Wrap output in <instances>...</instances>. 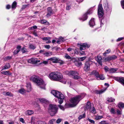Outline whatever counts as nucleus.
Segmentation results:
<instances>
[{
    "label": "nucleus",
    "mask_w": 124,
    "mask_h": 124,
    "mask_svg": "<svg viewBox=\"0 0 124 124\" xmlns=\"http://www.w3.org/2000/svg\"><path fill=\"white\" fill-rule=\"evenodd\" d=\"M31 80L36 83L39 86L40 88L45 89V86L46 84L38 76H33L31 77Z\"/></svg>",
    "instance_id": "obj_1"
},
{
    "label": "nucleus",
    "mask_w": 124,
    "mask_h": 124,
    "mask_svg": "<svg viewBox=\"0 0 124 124\" xmlns=\"http://www.w3.org/2000/svg\"><path fill=\"white\" fill-rule=\"evenodd\" d=\"M84 97V96H83L82 95H77L72 98L70 100V101L75 107Z\"/></svg>",
    "instance_id": "obj_2"
},
{
    "label": "nucleus",
    "mask_w": 124,
    "mask_h": 124,
    "mask_svg": "<svg viewBox=\"0 0 124 124\" xmlns=\"http://www.w3.org/2000/svg\"><path fill=\"white\" fill-rule=\"evenodd\" d=\"M58 108L56 105L50 104L49 105V112L52 116H53L57 112Z\"/></svg>",
    "instance_id": "obj_3"
},
{
    "label": "nucleus",
    "mask_w": 124,
    "mask_h": 124,
    "mask_svg": "<svg viewBox=\"0 0 124 124\" xmlns=\"http://www.w3.org/2000/svg\"><path fill=\"white\" fill-rule=\"evenodd\" d=\"M69 74L73 76V78L75 79H80L81 78L79 76H78V73L76 71H70L69 72Z\"/></svg>",
    "instance_id": "obj_4"
},
{
    "label": "nucleus",
    "mask_w": 124,
    "mask_h": 124,
    "mask_svg": "<svg viewBox=\"0 0 124 124\" xmlns=\"http://www.w3.org/2000/svg\"><path fill=\"white\" fill-rule=\"evenodd\" d=\"M92 74L94 75L97 79L100 78L101 80H103L105 78V77L103 75H99L98 72L95 70L93 71L92 73Z\"/></svg>",
    "instance_id": "obj_5"
},
{
    "label": "nucleus",
    "mask_w": 124,
    "mask_h": 124,
    "mask_svg": "<svg viewBox=\"0 0 124 124\" xmlns=\"http://www.w3.org/2000/svg\"><path fill=\"white\" fill-rule=\"evenodd\" d=\"M98 14L99 18L102 17L104 14L103 9L101 4H99L98 9Z\"/></svg>",
    "instance_id": "obj_6"
},
{
    "label": "nucleus",
    "mask_w": 124,
    "mask_h": 124,
    "mask_svg": "<svg viewBox=\"0 0 124 124\" xmlns=\"http://www.w3.org/2000/svg\"><path fill=\"white\" fill-rule=\"evenodd\" d=\"M92 63L91 61H88L86 62L85 64V66L84 68V70L87 72L90 70V65Z\"/></svg>",
    "instance_id": "obj_7"
},
{
    "label": "nucleus",
    "mask_w": 124,
    "mask_h": 124,
    "mask_svg": "<svg viewBox=\"0 0 124 124\" xmlns=\"http://www.w3.org/2000/svg\"><path fill=\"white\" fill-rule=\"evenodd\" d=\"M78 45L80 47V49L81 50L85 49L86 47L89 48L90 47L89 45L87 43L78 44Z\"/></svg>",
    "instance_id": "obj_8"
},
{
    "label": "nucleus",
    "mask_w": 124,
    "mask_h": 124,
    "mask_svg": "<svg viewBox=\"0 0 124 124\" xmlns=\"http://www.w3.org/2000/svg\"><path fill=\"white\" fill-rule=\"evenodd\" d=\"M40 61L38 60L36 58H32L29 59L28 62L32 63V64H35L38 62H39Z\"/></svg>",
    "instance_id": "obj_9"
},
{
    "label": "nucleus",
    "mask_w": 124,
    "mask_h": 124,
    "mask_svg": "<svg viewBox=\"0 0 124 124\" xmlns=\"http://www.w3.org/2000/svg\"><path fill=\"white\" fill-rule=\"evenodd\" d=\"M114 79L119 82L121 84L124 86V78L122 77H115L114 78Z\"/></svg>",
    "instance_id": "obj_10"
},
{
    "label": "nucleus",
    "mask_w": 124,
    "mask_h": 124,
    "mask_svg": "<svg viewBox=\"0 0 124 124\" xmlns=\"http://www.w3.org/2000/svg\"><path fill=\"white\" fill-rule=\"evenodd\" d=\"M57 72L51 73L49 75V78L51 79L56 80V77Z\"/></svg>",
    "instance_id": "obj_11"
},
{
    "label": "nucleus",
    "mask_w": 124,
    "mask_h": 124,
    "mask_svg": "<svg viewBox=\"0 0 124 124\" xmlns=\"http://www.w3.org/2000/svg\"><path fill=\"white\" fill-rule=\"evenodd\" d=\"M93 12L92 8L90 9L87 11V13L85 14L83 16V21L86 20L87 18V15L91 14Z\"/></svg>",
    "instance_id": "obj_12"
},
{
    "label": "nucleus",
    "mask_w": 124,
    "mask_h": 124,
    "mask_svg": "<svg viewBox=\"0 0 124 124\" xmlns=\"http://www.w3.org/2000/svg\"><path fill=\"white\" fill-rule=\"evenodd\" d=\"M53 14V12L52 9L50 8H47V13L46 15V16L47 17H49L51 16Z\"/></svg>",
    "instance_id": "obj_13"
},
{
    "label": "nucleus",
    "mask_w": 124,
    "mask_h": 124,
    "mask_svg": "<svg viewBox=\"0 0 124 124\" xmlns=\"http://www.w3.org/2000/svg\"><path fill=\"white\" fill-rule=\"evenodd\" d=\"M48 60H50L51 61H52L53 62V63H57V62L58 61V58H57L55 57H54L48 59Z\"/></svg>",
    "instance_id": "obj_14"
},
{
    "label": "nucleus",
    "mask_w": 124,
    "mask_h": 124,
    "mask_svg": "<svg viewBox=\"0 0 124 124\" xmlns=\"http://www.w3.org/2000/svg\"><path fill=\"white\" fill-rule=\"evenodd\" d=\"M55 94V96L57 97L58 98H59L61 97L62 98H63L64 95L58 91H57Z\"/></svg>",
    "instance_id": "obj_15"
},
{
    "label": "nucleus",
    "mask_w": 124,
    "mask_h": 124,
    "mask_svg": "<svg viewBox=\"0 0 124 124\" xmlns=\"http://www.w3.org/2000/svg\"><path fill=\"white\" fill-rule=\"evenodd\" d=\"M56 77V80L60 79L63 78V76L61 73L57 72Z\"/></svg>",
    "instance_id": "obj_16"
},
{
    "label": "nucleus",
    "mask_w": 124,
    "mask_h": 124,
    "mask_svg": "<svg viewBox=\"0 0 124 124\" xmlns=\"http://www.w3.org/2000/svg\"><path fill=\"white\" fill-rule=\"evenodd\" d=\"M33 111L31 110H28L25 112V113L26 115H30L33 114Z\"/></svg>",
    "instance_id": "obj_17"
},
{
    "label": "nucleus",
    "mask_w": 124,
    "mask_h": 124,
    "mask_svg": "<svg viewBox=\"0 0 124 124\" xmlns=\"http://www.w3.org/2000/svg\"><path fill=\"white\" fill-rule=\"evenodd\" d=\"M89 25L90 26L93 27L95 25L94 18H92L89 22Z\"/></svg>",
    "instance_id": "obj_18"
},
{
    "label": "nucleus",
    "mask_w": 124,
    "mask_h": 124,
    "mask_svg": "<svg viewBox=\"0 0 124 124\" xmlns=\"http://www.w3.org/2000/svg\"><path fill=\"white\" fill-rule=\"evenodd\" d=\"M39 100L40 102L42 103L47 104L48 103V101L46 100L43 98H39Z\"/></svg>",
    "instance_id": "obj_19"
},
{
    "label": "nucleus",
    "mask_w": 124,
    "mask_h": 124,
    "mask_svg": "<svg viewBox=\"0 0 124 124\" xmlns=\"http://www.w3.org/2000/svg\"><path fill=\"white\" fill-rule=\"evenodd\" d=\"M10 67V66L9 63H7L2 68L1 70L9 68Z\"/></svg>",
    "instance_id": "obj_20"
},
{
    "label": "nucleus",
    "mask_w": 124,
    "mask_h": 124,
    "mask_svg": "<svg viewBox=\"0 0 124 124\" xmlns=\"http://www.w3.org/2000/svg\"><path fill=\"white\" fill-rule=\"evenodd\" d=\"M65 107L66 108L73 107H74L73 104L70 103H66L65 104Z\"/></svg>",
    "instance_id": "obj_21"
},
{
    "label": "nucleus",
    "mask_w": 124,
    "mask_h": 124,
    "mask_svg": "<svg viewBox=\"0 0 124 124\" xmlns=\"http://www.w3.org/2000/svg\"><path fill=\"white\" fill-rule=\"evenodd\" d=\"M27 91L28 92H30L31 90V87L30 83H29L27 84L26 86Z\"/></svg>",
    "instance_id": "obj_22"
},
{
    "label": "nucleus",
    "mask_w": 124,
    "mask_h": 124,
    "mask_svg": "<svg viewBox=\"0 0 124 124\" xmlns=\"http://www.w3.org/2000/svg\"><path fill=\"white\" fill-rule=\"evenodd\" d=\"M98 60H97V62L99 63L101 65V66L102 65V62L101 61V60L102 59V58L100 55H98L97 56Z\"/></svg>",
    "instance_id": "obj_23"
},
{
    "label": "nucleus",
    "mask_w": 124,
    "mask_h": 124,
    "mask_svg": "<svg viewBox=\"0 0 124 124\" xmlns=\"http://www.w3.org/2000/svg\"><path fill=\"white\" fill-rule=\"evenodd\" d=\"M43 54L46 56H49L52 55V53L49 51L43 53Z\"/></svg>",
    "instance_id": "obj_24"
},
{
    "label": "nucleus",
    "mask_w": 124,
    "mask_h": 124,
    "mask_svg": "<svg viewBox=\"0 0 124 124\" xmlns=\"http://www.w3.org/2000/svg\"><path fill=\"white\" fill-rule=\"evenodd\" d=\"M36 46L34 45L31 44L29 45V48L30 49L34 50L36 48Z\"/></svg>",
    "instance_id": "obj_25"
},
{
    "label": "nucleus",
    "mask_w": 124,
    "mask_h": 124,
    "mask_svg": "<svg viewBox=\"0 0 124 124\" xmlns=\"http://www.w3.org/2000/svg\"><path fill=\"white\" fill-rule=\"evenodd\" d=\"M41 23L46 25H48L49 24V23L47 22L46 20L43 19L41 20Z\"/></svg>",
    "instance_id": "obj_26"
},
{
    "label": "nucleus",
    "mask_w": 124,
    "mask_h": 124,
    "mask_svg": "<svg viewBox=\"0 0 124 124\" xmlns=\"http://www.w3.org/2000/svg\"><path fill=\"white\" fill-rule=\"evenodd\" d=\"M117 70V68H111L110 69L109 73H115Z\"/></svg>",
    "instance_id": "obj_27"
},
{
    "label": "nucleus",
    "mask_w": 124,
    "mask_h": 124,
    "mask_svg": "<svg viewBox=\"0 0 124 124\" xmlns=\"http://www.w3.org/2000/svg\"><path fill=\"white\" fill-rule=\"evenodd\" d=\"M110 112L112 114H115L116 113V110L113 108H111L110 110Z\"/></svg>",
    "instance_id": "obj_28"
},
{
    "label": "nucleus",
    "mask_w": 124,
    "mask_h": 124,
    "mask_svg": "<svg viewBox=\"0 0 124 124\" xmlns=\"http://www.w3.org/2000/svg\"><path fill=\"white\" fill-rule=\"evenodd\" d=\"M65 97L64 96H63V98H62L61 97H60L59 98H58V102L60 104H62L63 102V100L64 98Z\"/></svg>",
    "instance_id": "obj_29"
},
{
    "label": "nucleus",
    "mask_w": 124,
    "mask_h": 124,
    "mask_svg": "<svg viewBox=\"0 0 124 124\" xmlns=\"http://www.w3.org/2000/svg\"><path fill=\"white\" fill-rule=\"evenodd\" d=\"M95 119L97 120H99L102 118L103 116H102L96 115L95 116Z\"/></svg>",
    "instance_id": "obj_30"
},
{
    "label": "nucleus",
    "mask_w": 124,
    "mask_h": 124,
    "mask_svg": "<svg viewBox=\"0 0 124 124\" xmlns=\"http://www.w3.org/2000/svg\"><path fill=\"white\" fill-rule=\"evenodd\" d=\"M19 92L22 94H24L25 93L26 91L24 89H21L18 90Z\"/></svg>",
    "instance_id": "obj_31"
},
{
    "label": "nucleus",
    "mask_w": 124,
    "mask_h": 124,
    "mask_svg": "<svg viewBox=\"0 0 124 124\" xmlns=\"http://www.w3.org/2000/svg\"><path fill=\"white\" fill-rule=\"evenodd\" d=\"M17 5V3L15 1H14L12 3V9H15Z\"/></svg>",
    "instance_id": "obj_32"
},
{
    "label": "nucleus",
    "mask_w": 124,
    "mask_h": 124,
    "mask_svg": "<svg viewBox=\"0 0 124 124\" xmlns=\"http://www.w3.org/2000/svg\"><path fill=\"white\" fill-rule=\"evenodd\" d=\"M118 106L119 108H123L124 107V104L122 102H120L118 103Z\"/></svg>",
    "instance_id": "obj_33"
},
{
    "label": "nucleus",
    "mask_w": 124,
    "mask_h": 124,
    "mask_svg": "<svg viewBox=\"0 0 124 124\" xmlns=\"http://www.w3.org/2000/svg\"><path fill=\"white\" fill-rule=\"evenodd\" d=\"M10 72L8 71H5L2 72L1 73L4 75H7L10 74Z\"/></svg>",
    "instance_id": "obj_34"
},
{
    "label": "nucleus",
    "mask_w": 124,
    "mask_h": 124,
    "mask_svg": "<svg viewBox=\"0 0 124 124\" xmlns=\"http://www.w3.org/2000/svg\"><path fill=\"white\" fill-rule=\"evenodd\" d=\"M12 56H7L6 57L4 58V61H7L8 60L11 59H12Z\"/></svg>",
    "instance_id": "obj_35"
},
{
    "label": "nucleus",
    "mask_w": 124,
    "mask_h": 124,
    "mask_svg": "<svg viewBox=\"0 0 124 124\" xmlns=\"http://www.w3.org/2000/svg\"><path fill=\"white\" fill-rule=\"evenodd\" d=\"M104 70L105 72H109L110 69H109L107 66H105L104 68Z\"/></svg>",
    "instance_id": "obj_36"
},
{
    "label": "nucleus",
    "mask_w": 124,
    "mask_h": 124,
    "mask_svg": "<svg viewBox=\"0 0 124 124\" xmlns=\"http://www.w3.org/2000/svg\"><path fill=\"white\" fill-rule=\"evenodd\" d=\"M37 124H47L45 122L39 121L37 122Z\"/></svg>",
    "instance_id": "obj_37"
},
{
    "label": "nucleus",
    "mask_w": 124,
    "mask_h": 124,
    "mask_svg": "<svg viewBox=\"0 0 124 124\" xmlns=\"http://www.w3.org/2000/svg\"><path fill=\"white\" fill-rule=\"evenodd\" d=\"M110 49H109L108 50H107L105 51V53H103V55H104V56H105L106 54L109 53L110 52Z\"/></svg>",
    "instance_id": "obj_38"
},
{
    "label": "nucleus",
    "mask_w": 124,
    "mask_h": 124,
    "mask_svg": "<svg viewBox=\"0 0 124 124\" xmlns=\"http://www.w3.org/2000/svg\"><path fill=\"white\" fill-rule=\"evenodd\" d=\"M41 39L43 40L46 41L50 39L51 38L50 37H47L41 38Z\"/></svg>",
    "instance_id": "obj_39"
},
{
    "label": "nucleus",
    "mask_w": 124,
    "mask_h": 124,
    "mask_svg": "<svg viewBox=\"0 0 124 124\" xmlns=\"http://www.w3.org/2000/svg\"><path fill=\"white\" fill-rule=\"evenodd\" d=\"M107 101L108 102H111L114 101L115 100L114 99H113L112 98H108L107 99Z\"/></svg>",
    "instance_id": "obj_40"
},
{
    "label": "nucleus",
    "mask_w": 124,
    "mask_h": 124,
    "mask_svg": "<svg viewBox=\"0 0 124 124\" xmlns=\"http://www.w3.org/2000/svg\"><path fill=\"white\" fill-rule=\"evenodd\" d=\"M37 27L36 25H34L31 27H29V30H31L34 29H37Z\"/></svg>",
    "instance_id": "obj_41"
},
{
    "label": "nucleus",
    "mask_w": 124,
    "mask_h": 124,
    "mask_svg": "<svg viewBox=\"0 0 124 124\" xmlns=\"http://www.w3.org/2000/svg\"><path fill=\"white\" fill-rule=\"evenodd\" d=\"M101 124H110L108 122H107V121L105 120H103L101 121L100 122Z\"/></svg>",
    "instance_id": "obj_42"
},
{
    "label": "nucleus",
    "mask_w": 124,
    "mask_h": 124,
    "mask_svg": "<svg viewBox=\"0 0 124 124\" xmlns=\"http://www.w3.org/2000/svg\"><path fill=\"white\" fill-rule=\"evenodd\" d=\"M85 114H83L81 115H80L79 116L78 118V119L79 120H80L81 119L85 117Z\"/></svg>",
    "instance_id": "obj_43"
},
{
    "label": "nucleus",
    "mask_w": 124,
    "mask_h": 124,
    "mask_svg": "<svg viewBox=\"0 0 124 124\" xmlns=\"http://www.w3.org/2000/svg\"><path fill=\"white\" fill-rule=\"evenodd\" d=\"M87 120L91 123L93 124H95V122L93 120H91L89 118H88L87 119Z\"/></svg>",
    "instance_id": "obj_44"
},
{
    "label": "nucleus",
    "mask_w": 124,
    "mask_h": 124,
    "mask_svg": "<svg viewBox=\"0 0 124 124\" xmlns=\"http://www.w3.org/2000/svg\"><path fill=\"white\" fill-rule=\"evenodd\" d=\"M104 6L106 10H108V4L107 3H104Z\"/></svg>",
    "instance_id": "obj_45"
},
{
    "label": "nucleus",
    "mask_w": 124,
    "mask_h": 124,
    "mask_svg": "<svg viewBox=\"0 0 124 124\" xmlns=\"http://www.w3.org/2000/svg\"><path fill=\"white\" fill-rule=\"evenodd\" d=\"M106 90V89L102 90L100 91H97V94H101L104 92Z\"/></svg>",
    "instance_id": "obj_46"
},
{
    "label": "nucleus",
    "mask_w": 124,
    "mask_h": 124,
    "mask_svg": "<svg viewBox=\"0 0 124 124\" xmlns=\"http://www.w3.org/2000/svg\"><path fill=\"white\" fill-rule=\"evenodd\" d=\"M65 57L67 59H71V57L68 54H66L65 55Z\"/></svg>",
    "instance_id": "obj_47"
},
{
    "label": "nucleus",
    "mask_w": 124,
    "mask_h": 124,
    "mask_svg": "<svg viewBox=\"0 0 124 124\" xmlns=\"http://www.w3.org/2000/svg\"><path fill=\"white\" fill-rule=\"evenodd\" d=\"M75 65L77 66H80L82 65V63L81 62H77L75 63Z\"/></svg>",
    "instance_id": "obj_48"
},
{
    "label": "nucleus",
    "mask_w": 124,
    "mask_h": 124,
    "mask_svg": "<svg viewBox=\"0 0 124 124\" xmlns=\"http://www.w3.org/2000/svg\"><path fill=\"white\" fill-rule=\"evenodd\" d=\"M6 95L9 96L10 97H12L13 95L12 93L9 92H8L6 93Z\"/></svg>",
    "instance_id": "obj_49"
},
{
    "label": "nucleus",
    "mask_w": 124,
    "mask_h": 124,
    "mask_svg": "<svg viewBox=\"0 0 124 124\" xmlns=\"http://www.w3.org/2000/svg\"><path fill=\"white\" fill-rule=\"evenodd\" d=\"M21 51L23 53H25L27 51V50L25 48L23 47L21 50Z\"/></svg>",
    "instance_id": "obj_50"
},
{
    "label": "nucleus",
    "mask_w": 124,
    "mask_h": 124,
    "mask_svg": "<svg viewBox=\"0 0 124 124\" xmlns=\"http://www.w3.org/2000/svg\"><path fill=\"white\" fill-rule=\"evenodd\" d=\"M86 58L85 57H81L79 58H78V60L79 61H83L84 60H85Z\"/></svg>",
    "instance_id": "obj_51"
},
{
    "label": "nucleus",
    "mask_w": 124,
    "mask_h": 124,
    "mask_svg": "<svg viewBox=\"0 0 124 124\" xmlns=\"http://www.w3.org/2000/svg\"><path fill=\"white\" fill-rule=\"evenodd\" d=\"M121 6L122 8L124 9V0H122L121 1Z\"/></svg>",
    "instance_id": "obj_52"
},
{
    "label": "nucleus",
    "mask_w": 124,
    "mask_h": 124,
    "mask_svg": "<svg viewBox=\"0 0 124 124\" xmlns=\"http://www.w3.org/2000/svg\"><path fill=\"white\" fill-rule=\"evenodd\" d=\"M48 60V59L46 61H43V62H41L40 63L41 64H43L44 65H46L48 64V60Z\"/></svg>",
    "instance_id": "obj_53"
},
{
    "label": "nucleus",
    "mask_w": 124,
    "mask_h": 124,
    "mask_svg": "<svg viewBox=\"0 0 124 124\" xmlns=\"http://www.w3.org/2000/svg\"><path fill=\"white\" fill-rule=\"evenodd\" d=\"M56 92V91L54 90H52L51 91V93H52L53 95L55 96Z\"/></svg>",
    "instance_id": "obj_54"
},
{
    "label": "nucleus",
    "mask_w": 124,
    "mask_h": 124,
    "mask_svg": "<svg viewBox=\"0 0 124 124\" xmlns=\"http://www.w3.org/2000/svg\"><path fill=\"white\" fill-rule=\"evenodd\" d=\"M116 113L117 115H120L121 114V111H120L118 109H117L116 110Z\"/></svg>",
    "instance_id": "obj_55"
},
{
    "label": "nucleus",
    "mask_w": 124,
    "mask_h": 124,
    "mask_svg": "<svg viewBox=\"0 0 124 124\" xmlns=\"http://www.w3.org/2000/svg\"><path fill=\"white\" fill-rule=\"evenodd\" d=\"M58 106L60 108V109L63 110H64V107L62 106L59 105H58Z\"/></svg>",
    "instance_id": "obj_56"
},
{
    "label": "nucleus",
    "mask_w": 124,
    "mask_h": 124,
    "mask_svg": "<svg viewBox=\"0 0 124 124\" xmlns=\"http://www.w3.org/2000/svg\"><path fill=\"white\" fill-rule=\"evenodd\" d=\"M58 62H57V63H60L61 64H62L64 63V62L62 61L61 60H60L59 58H58Z\"/></svg>",
    "instance_id": "obj_57"
},
{
    "label": "nucleus",
    "mask_w": 124,
    "mask_h": 124,
    "mask_svg": "<svg viewBox=\"0 0 124 124\" xmlns=\"http://www.w3.org/2000/svg\"><path fill=\"white\" fill-rule=\"evenodd\" d=\"M19 51L20 50H18L16 49L14 51V54H16L19 52Z\"/></svg>",
    "instance_id": "obj_58"
},
{
    "label": "nucleus",
    "mask_w": 124,
    "mask_h": 124,
    "mask_svg": "<svg viewBox=\"0 0 124 124\" xmlns=\"http://www.w3.org/2000/svg\"><path fill=\"white\" fill-rule=\"evenodd\" d=\"M62 120L60 118H59L57 119L56 121V123L57 124L60 123L62 121Z\"/></svg>",
    "instance_id": "obj_59"
},
{
    "label": "nucleus",
    "mask_w": 124,
    "mask_h": 124,
    "mask_svg": "<svg viewBox=\"0 0 124 124\" xmlns=\"http://www.w3.org/2000/svg\"><path fill=\"white\" fill-rule=\"evenodd\" d=\"M61 37H60L59 38V40H57L56 42H57V43H58V44H60V42H63V40H61Z\"/></svg>",
    "instance_id": "obj_60"
},
{
    "label": "nucleus",
    "mask_w": 124,
    "mask_h": 124,
    "mask_svg": "<svg viewBox=\"0 0 124 124\" xmlns=\"http://www.w3.org/2000/svg\"><path fill=\"white\" fill-rule=\"evenodd\" d=\"M111 60L110 56L108 57L105 59V60L106 61H109Z\"/></svg>",
    "instance_id": "obj_61"
},
{
    "label": "nucleus",
    "mask_w": 124,
    "mask_h": 124,
    "mask_svg": "<svg viewBox=\"0 0 124 124\" xmlns=\"http://www.w3.org/2000/svg\"><path fill=\"white\" fill-rule=\"evenodd\" d=\"M110 57L111 59V60L115 59L117 58V57L115 55L112 56H110Z\"/></svg>",
    "instance_id": "obj_62"
},
{
    "label": "nucleus",
    "mask_w": 124,
    "mask_h": 124,
    "mask_svg": "<svg viewBox=\"0 0 124 124\" xmlns=\"http://www.w3.org/2000/svg\"><path fill=\"white\" fill-rule=\"evenodd\" d=\"M44 47L45 48L49 49L50 47V46L49 45H44Z\"/></svg>",
    "instance_id": "obj_63"
},
{
    "label": "nucleus",
    "mask_w": 124,
    "mask_h": 124,
    "mask_svg": "<svg viewBox=\"0 0 124 124\" xmlns=\"http://www.w3.org/2000/svg\"><path fill=\"white\" fill-rule=\"evenodd\" d=\"M33 34L35 36H37L38 35L36 31H34L33 32Z\"/></svg>",
    "instance_id": "obj_64"
}]
</instances>
